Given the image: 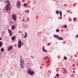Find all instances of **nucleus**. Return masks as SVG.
I'll list each match as a JSON object with an SVG mask.
<instances>
[{"label":"nucleus","mask_w":78,"mask_h":78,"mask_svg":"<svg viewBox=\"0 0 78 78\" xmlns=\"http://www.w3.org/2000/svg\"><path fill=\"white\" fill-rule=\"evenodd\" d=\"M42 65L43 66V65H44V64H42Z\"/></svg>","instance_id":"obj_36"},{"label":"nucleus","mask_w":78,"mask_h":78,"mask_svg":"<svg viewBox=\"0 0 78 78\" xmlns=\"http://www.w3.org/2000/svg\"><path fill=\"white\" fill-rule=\"evenodd\" d=\"M5 3H7V5H8L9 6H11V5L10 4V2H9V0H7V2H6V0L5 1Z\"/></svg>","instance_id":"obj_7"},{"label":"nucleus","mask_w":78,"mask_h":78,"mask_svg":"<svg viewBox=\"0 0 78 78\" xmlns=\"http://www.w3.org/2000/svg\"><path fill=\"white\" fill-rule=\"evenodd\" d=\"M1 40H2V38L1 37H0V41H1Z\"/></svg>","instance_id":"obj_31"},{"label":"nucleus","mask_w":78,"mask_h":78,"mask_svg":"<svg viewBox=\"0 0 78 78\" xmlns=\"http://www.w3.org/2000/svg\"><path fill=\"white\" fill-rule=\"evenodd\" d=\"M59 13L60 14V16H62V12L61 11H59Z\"/></svg>","instance_id":"obj_17"},{"label":"nucleus","mask_w":78,"mask_h":78,"mask_svg":"<svg viewBox=\"0 0 78 78\" xmlns=\"http://www.w3.org/2000/svg\"><path fill=\"white\" fill-rule=\"evenodd\" d=\"M4 50H5V49L3 48H1V51L2 52H3Z\"/></svg>","instance_id":"obj_13"},{"label":"nucleus","mask_w":78,"mask_h":78,"mask_svg":"<svg viewBox=\"0 0 78 78\" xmlns=\"http://www.w3.org/2000/svg\"><path fill=\"white\" fill-rule=\"evenodd\" d=\"M27 33H26V35L24 36V37H27Z\"/></svg>","instance_id":"obj_27"},{"label":"nucleus","mask_w":78,"mask_h":78,"mask_svg":"<svg viewBox=\"0 0 78 78\" xmlns=\"http://www.w3.org/2000/svg\"><path fill=\"white\" fill-rule=\"evenodd\" d=\"M3 44L2 43V42L0 41V47H2V44Z\"/></svg>","instance_id":"obj_16"},{"label":"nucleus","mask_w":78,"mask_h":78,"mask_svg":"<svg viewBox=\"0 0 78 78\" xmlns=\"http://www.w3.org/2000/svg\"><path fill=\"white\" fill-rule=\"evenodd\" d=\"M71 58H72V57H72V56H71Z\"/></svg>","instance_id":"obj_33"},{"label":"nucleus","mask_w":78,"mask_h":78,"mask_svg":"<svg viewBox=\"0 0 78 78\" xmlns=\"http://www.w3.org/2000/svg\"><path fill=\"white\" fill-rule=\"evenodd\" d=\"M59 76V74H57V76Z\"/></svg>","instance_id":"obj_29"},{"label":"nucleus","mask_w":78,"mask_h":78,"mask_svg":"<svg viewBox=\"0 0 78 78\" xmlns=\"http://www.w3.org/2000/svg\"><path fill=\"white\" fill-rule=\"evenodd\" d=\"M12 18L14 20H16V15L14 14L12 15Z\"/></svg>","instance_id":"obj_8"},{"label":"nucleus","mask_w":78,"mask_h":78,"mask_svg":"<svg viewBox=\"0 0 78 78\" xmlns=\"http://www.w3.org/2000/svg\"><path fill=\"white\" fill-rule=\"evenodd\" d=\"M12 46H10L8 48V51H10L11 50H12L13 49Z\"/></svg>","instance_id":"obj_10"},{"label":"nucleus","mask_w":78,"mask_h":78,"mask_svg":"<svg viewBox=\"0 0 78 78\" xmlns=\"http://www.w3.org/2000/svg\"><path fill=\"white\" fill-rule=\"evenodd\" d=\"M56 13L57 14H59V11H56Z\"/></svg>","instance_id":"obj_20"},{"label":"nucleus","mask_w":78,"mask_h":78,"mask_svg":"<svg viewBox=\"0 0 78 78\" xmlns=\"http://www.w3.org/2000/svg\"><path fill=\"white\" fill-rule=\"evenodd\" d=\"M67 25H65V28H67Z\"/></svg>","instance_id":"obj_25"},{"label":"nucleus","mask_w":78,"mask_h":78,"mask_svg":"<svg viewBox=\"0 0 78 78\" xmlns=\"http://www.w3.org/2000/svg\"><path fill=\"white\" fill-rule=\"evenodd\" d=\"M51 43H49L47 45H48V46H49V45H50V44H51Z\"/></svg>","instance_id":"obj_22"},{"label":"nucleus","mask_w":78,"mask_h":78,"mask_svg":"<svg viewBox=\"0 0 78 78\" xmlns=\"http://www.w3.org/2000/svg\"><path fill=\"white\" fill-rule=\"evenodd\" d=\"M20 66L22 69L24 67V60L22 58L20 59Z\"/></svg>","instance_id":"obj_1"},{"label":"nucleus","mask_w":78,"mask_h":78,"mask_svg":"<svg viewBox=\"0 0 78 78\" xmlns=\"http://www.w3.org/2000/svg\"><path fill=\"white\" fill-rule=\"evenodd\" d=\"M26 5H27V4H24V5H23L24 6H26Z\"/></svg>","instance_id":"obj_26"},{"label":"nucleus","mask_w":78,"mask_h":78,"mask_svg":"<svg viewBox=\"0 0 78 78\" xmlns=\"http://www.w3.org/2000/svg\"><path fill=\"white\" fill-rule=\"evenodd\" d=\"M15 28H16V26L14 25H13L12 26V29L13 30H14V29H15Z\"/></svg>","instance_id":"obj_12"},{"label":"nucleus","mask_w":78,"mask_h":78,"mask_svg":"<svg viewBox=\"0 0 78 78\" xmlns=\"http://www.w3.org/2000/svg\"><path fill=\"white\" fill-rule=\"evenodd\" d=\"M46 58H47V56H46Z\"/></svg>","instance_id":"obj_32"},{"label":"nucleus","mask_w":78,"mask_h":78,"mask_svg":"<svg viewBox=\"0 0 78 78\" xmlns=\"http://www.w3.org/2000/svg\"><path fill=\"white\" fill-rule=\"evenodd\" d=\"M25 12H26V13H28V12H29V11H28V10H26L25 11Z\"/></svg>","instance_id":"obj_18"},{"label":"nucleus","mask_w":78,"mask_h":78,"mask_svg":"<svg viewBox=\"0 0 78 78\" xmlns=\"http://www.w3.org/2000/svg\"><path fill=\"white\" fill-rule=\"evenodd\" d=\"M31 57H32V58H33V57H32V56H31Z\"/></svg>","instance_id":"obj_35"},{"label":"nucleus","mask_w":78,"mask_h":78,"mask_svg":"<svg viewBox=\"0 0 78 78\" xmlns=\"http://www.w3.org/2000/svg\"><path fill=\"white\" fill-rule=\"evenodd\" d=\"M78 37V35H76V38Z\"/></svg>","instance_id":"obj_28"},{"label":"nucleus","mask_w":78,"mask_h":78,"mask_svg":"<svg viewBox=\"0 0 78 78\" xmlns=\"http://www.w3.org/2000/svg\"><path fill=\"white\" fill-rule=\"evenodd\" d=\"M5 3H7V5H8L9 6H11V5L10 4V2H9V0H7V2H6V0L5 1Z\"/></svg>","instance_id":"obj_6"},{"label":"nucleus","mask_w":78,"mask_h":78,"mask_svg":"<svg viewBox=\"0 0 78 78\" xmlns=\"http://www.w3.org/2000/svg\"><path fill=\"white\" fill-rule=\"evenodd\" d=\"M75 71H74L73 72V73H75Z\"/></svg>","instance_id":"obj_30"},{"label":"nucleus","mask_w":78,"mask_h":78,"mask_svg":"<svg viewBox=\"0 0 78 78\" xmlns=\"http://www.w3.org/2000/svg\"><path fill=\"white\" fill-rule=\"evenodd\" d=\"M58 40H63V38L62 37H59L58 39Z\"/></svg>","instance_id":"obj_15"},{"label":"nucleus","mask_w":78,"mask_h":78,"mask_svg":"<svg viewBox=\"0 0 78 78\" xmlns=\"http://www.w3.org/2000/svg\"><path fill=\"white\" fill-rule=\"evenodd\" d=\"M21 40H19L18 41V48H19L22 47V44H21Z\"/></svg>","instance_id":"obj_5"},{"label":"nucleus","mask_w":78,"mask_h":78,"mask_svg":"<svg viewBox=\"0 0 78 78\" xmlns=\"http://www.w3.org/2000/svg\"><path fill=\"white\" fill-rule=\"evenodd\" d=\"M14 39H15V37H12V41L14 40Z\"/></svg>","instance_id":"obj_14"},{"label":"nucleus","mask_w":78,"mask_h":78,"mask_svg":"<svg viewBox=\"0 0 78 78\" xmlns=\"http://www.w3.org/2000/svg\"><path fill=\"white\" fill-rule=\"evenodd\" d=\"M53 36L55 38H56V39H58V38H59V36L58 35H56L55 34V35H54Z\"/></svg>","instance_id":"obj_11"},{"label":"nucleus","mask_w":78,"mask_h":78,"mask_svg":"<svg viewBox=\"0 0 78 78\" xmlns=\"http://www.w3.org/2000/svg\"><path fill=\"white\" fill-rule=\"evenodd\" d=\"M8 5H6L5 6V9L7 12H10L11 9V7Z\"/></svg>","instance_id":"obj_2"},{"label":"nucleus","mask_w":78,"mask_h":78,"mask_svg":"<svg viewBox=\"0 0 78 78\" xmlns=\"http://www.w3.org/2000/svg\"><path fill=\"white\" fill-rule=\"evenodd\" d=\"M77 64H78V63H77Z\"/></svg>","instance_id":"obj_37"},{"label":"nucleus","mask_w":78,"mask_h":78,"mask_svg":"<svg viewBox=\"0 0 78 78\" xmlns=\"http://www.w3.org/2000/svg\"><path fill=\"white\" fill-rule=\"evenodd\" d=\"M57 32H59V29H57L56 30Z\"/></svg>","instance_id":"obj_24"},{"label":"nucleus","mask_w":78,"mask_h":78,"mask_svg":"<svg viewBox=\"0 0 78 78\" xmlns=\"http://www.w3.org/2000/svg\"><path fill=\"white\" fill-rule=\"evenodd\" d=\"M74 20H76V18H74L73 19Z\"/></svg>","instance_id":"obj_23"},{"label":"nucleus","mask_w":78,"mask_h":78,"mask_svg":"<svg viewBox=\"0 0 78 78\" xmlns=\"http://www.w3.org/2000/svg\"><path fill=\"white\" fill-rule=\"evenodd\" d=\"M64 59L65 60H67V57H66V56H65L64 58Z\"/></svg>","instance_id":"obj_21"},{"label":"nucleus","mask_w":78,"mask_h":78,"mask_svg":"<svg viewBox=\"0 0 78 78\" xmlns=\"http://www.w3.org/2000/svg\"><path fill=\"white\" fill-rule=\"evenodd\" d=\"M21 6L20 4V1H17L16 2V6L17 8H20Z\"/></svg>","instance_id":"obj_4"},{"label":"nucleus","mask_w":78,"mask_h":78,"mask_svg":"<svg viewBox=\"0 0 78 78\" xmlns=\"http://www.w3.org/2000/svg\"><path fill=\"white\" fill-rule=\"evenodd\" d=\"M27 73L28 74H30V75H33L34 73V72L33 71H31V70L29 69V70L27 71Z\"/></svg>","instance_id":"obj_3"},{"label":"nucleus","mask_w":78,"mask_h":78,"mask_svg":"<svg viewBox=\"0 0 78 78\" xmlns=\"http://www.w3.org/2000/svg\"><path fill=\"white\" fill-rule=\"evenodd\" d=\"M43 51H44V52H47V51L44 49V48H43Z\"/></svg>","instance_id":"obj_19"},{"label":"nucleus","mask_w":78,"mask_h":78,"mask_svg":"<svg viewBox=\"0 0 78 78\" xmlns=\"http://www.w3.org/2000/svg\"><path fill=\"white\" fill-rule=\"evenodd\" d=\"M8 32L9 33V35L10 36H12V32L11 31V30H8Z\"/></svg>","instance_id":"obj_9"},{"label":"nucleus","mask_w":78,"mask_h":78,"mask_svg":"<svg viewBox=\"0 0 78 78\" xmlns=\"http://www.w3.org/2000/svg\"><path fill=\"white\" fill-rule=\"evenodd\" d=\"M0 10H1V9H0Z\"/></svg>","instance_id":"obj_34"}]
</instances>
